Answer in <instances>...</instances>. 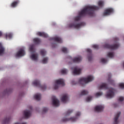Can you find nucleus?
<instances>
[{
    "mask_svg": "<svg viewBox=\"0 0 124 124\" xmlns=\"http://www.w3.org/2000/svg\"><path fill=\"white\" fill-rule=\"evenodd\" d=\"M99 7L95 5H87L82 9L81 11L78 13V16L75 18V21L68 25V28H74V29H79L82 26L85 25L84 23L78 24L81 17L89 15V16H93L94 10H98Z\"/></svg>",
    "mask_w": 124,
    "mask_h": 124,
    "instance_id": "1",
    "label": "nucleus"
},
{
    "mask_svg": "<svg viewBox=\"0 0 124 124\" xmlns=\"http://www.w3.org/2000/svg\"><path fill=\"white\" fill-rule=\"evenodd\" d=\"M94 78L93 76L89 75L86 78H80L78 79V83L80 85H85V84H88L90 82H92Z\"/></svg>",
    "mask_w": 124,
    "mask_h": 124,
    "instance_id": "2",
    "label": "nucleus"
},
{
    "mask_svg": "<svg viewBox=\"0 0 124 124\" xmlns=\"http://www.w3.org/2000/svg\"><path fill=\"white\" fill-rule=\"evenodd\" d=\"M29 50L31 52L30 58L32 61L36 62L38 60V55L37 53H34V46H30Z\"/></svg>",
    "mask_w": 124,
    "mask_h": 124,
    "instance_id": "3",
    "label": "nucleus"
},
{
    "mask_svg": "<svg viewBox=\"0 0 124 124\" xmlns=\"http://www.w3.org/2000/svg\"><path fill=\"white\" fill-rule=\"evenodd\" d=\"M60 85L64 86V80L62 78L57 79L54 81V84L53 85V89L54 90H58L60 87Z\"/></svg>",
    "mask_w": 124,
    "mask_h": 124,
    "instance_id": "4",
    "label": "nucleus"
},
{
    "mask_svg": "<svg viewBox=\"0 0 124 124\" xmlns=\"http://www.w3.org/2000/svg\"><path fill=\"white\" fill-rule=\"evenodd\" d=\"M80 116H81V112L78 111L76 113V117H71L70 118L63 119L62 121L63 123H66V122H68L69 121L72 122H76V121L78 120V117H80Z\"/></svg>",
    "mask_w": 124,
    "mask_h": 124,
    "instance_id": "5",
    "label": "nucleus"
},
{
    "mask_svg": "<svg viewBox=\"0 0 124 124\" xmlns=\"http://www.w3.org/2000/svg\"><path fill=\"white\" fill-rule=\"evenodd\" d=\"M25 49H26L25 46L20 47L16 54V58H21V57H24V56L26 55V51H25Z\"/></svg>",
    "mask_w": 124,
    "mask_h": 124,
    "instance_id": "6",
    "label": "nucleus"
},
{
    "mask_svg": "<svg viewBox=\"0 0 124 124\" xmlns=\"http://www.w3.org/2000/svg\"><path fill=\"white\" fill-rule=\"evenodd\" d=\"M115 95V90L113 88H108V91L107 93L106 94V97L107 98H112L114 97Z\"/></svg>",
    "mask_w": 124,
    "mask_h": 124,
    "instance_id": "7",
    "label": "nucleus"
},
{
    "mask_svg": "<svg viewBox=\"0 0 124 124\" xmlns=\"http://www.w3.org/2000/svg\"><path fill=\"white\" fill-rule=\"evenodd\" d=\"M32 85L34 87H39L41 88L43 90H45L46 89V86H41L40 85V83H39V81L38 80H35L32 82Z\"/></svg>",
    "mask_w": 124,
    "mask_h": 124,
    "instance_id": "8",
    "label": "nucleus"
},
{
    "mask_svg": "<svg viewBox=\"0 0 124 124\" xmlns=\"http://www.w3.org/2000/svg\"><path fill=\"white\" fill-rule=\"evenodd\" d=\"M52 104L53 106L55 107H58V106H60V101L56 97V96H54L52 98Z\"/></svg>",
    "mask_w": 124,
    "mask_h": 124,
    "instance_id": "9",
    "label": "nucleus"
},
{
    "mask_svg": "<svg viewBox=\"0 0 124 124\" xmlns=\"http://www.w3.org/2000/svg\"><path fill=\"white\" fill-rule=\"evenodd\" d=\"M114 12V10L111 8H108L105 10L103 14V16H108Z\"/></svg>",
    "mask_w": 124,
    "mask_h": 124,
    "instance_id": "10",
    "label": "nucleus"
},
{
    "mask_svg": "<svg viewBox=\"0 0 124 124\" xmlns=\"http://www.w3.org/2000/svg\"><path fill=\"white\" fill-rule=\"evenodd\" d=\"M104 109V105H98L96 106H95L94 108V111L95 112H102V111H103V109Z\"/></svg>",
    "mask_w": 124,
    "mask_h": 124,
    "instance_id": "11",
    "label": "nucleus"
},
{
    "mask_svg": "<svg viewBox=\"0 0 124 124\" xmlns=\"http://www.w3.org/2000/svg\"><path fill=\"white\" fill-rule=\"evenodd\" d=\"M82 71V69L79 67H76L74 68V70L72 71V74L73 75H79Z\"/></svg>",
    "mask_w": 124,
    "mask_h": 124,
    "instance_id": "12",
    "label": "nucleus"
},
{
    "mask_svg": "<svg viewBox=\"0 0 124 124\" xmlns=\"http://www.w3.org/2000/svg\"><path fill=\"white\" fill-rule=\"evenodd\" d=\"M23 115L25 119H28L31 117V111L29 110H25L23 112Z\"/></svg>",
    "mask_w": 124,
    "mask_h": 124,
    "instance_id": "13",
    "label": "nucleus"
},
{
    "mask_svg": "<svg viewBox=\"0 0 124 124\" xmlns=\"http://www.w3.org/2000/svg\"><path fill=\"white\" fill-rule=\"evenodd\" d=\"M68 95L67 94H63L61 98V101L63 103H65L68 101Z\"/></svg>",
    "mask_w": 124,
    "mask_h": 124,
    "instance_id": "14",
    "label": "nucleus"
},
{
    "mask_svg": "<svg viewBox=\"0 0 124 124\" xmlns=\"http://www.w3.org/2000/svg\"><path fill=\"white\" fill-rule=\"evenodd\" d=\"M120 115H121V112H118L116 114L114 118L113 124H118L119 123V121L118 119H119V117H120Z\"/></svg>",
    "mask_w": 124,
    "mask_h": 124,
    "instance_id": "15",
    "label": "nucleus"
},
{
    "mask_svg": "<svg viewBox=\"0 0 124 124\" xmlns=\"http://www.w3.org/2000/svg\"><path fill=\"white\" fill-rule=\"evenodd\" d=\"M105 48H108V49H111V50H115V49H117L119 47V45L116 44L114 45L113 46H110L108 44L106 45Z\"/></svg>",
    "mask_w": 124,
    "mask_h": 124,
    "instance_id": "16",
    "label": "nucleus"
},
{
    "mask_svg": "<svg viewBox=\"0 0 124 124\" xmlns=\"http://www.w3.org/2000/svg\"><path fill=\"white\" fill-rule=\"evenodd\" d=\"M4 37L5 39H11L13 37V34L11 32L5 33Z\"/></svg>",
    "mask_w": 124,
    "mask_h": 124,
    "instance_id": "17",
    "label": "nucleus"
},
{
    "mask_svg": "<svg viewBox=\"0 0 124 124\" xmlns=\"http://www.w3.org/2000/svg\"><path fill=\"white\" fill-rule=\"evenodd\" d=\"M98 90H106L107 89V85L105 83H101L98 87Z\"/></svg>",
    "mask_w": 124,
    "mask_h": 124,
    "instance_id": "18",
    "label": "nucleus"
},
{
    "mask_svg": "<svg viewBox=\"0 0 124 124\" xmlns=\"http://www.w3.org/2000/svg\"><path fill=\"white\" fill-rule=\"evenodd\" d=\"M82 61V57L81 56H77L73 59V62H80Z\"/></svg>",
    "mask_w": 124,
    "mask_h": 124,
    "instance_id": "19",
    "label": "nucleus"
},
{
    "mask_svg": "<svg viewBox=\"0 0 124 124\" xmlns=\"http://www.w3.org/2000/svg\"><path fill=\"white\" fill-rule=\"evenodd\" d=\"M33 97L36 100H40L41 99V94L40 93H36L34 95Z\"/></svg>",
    "mask_w": 124,
    "mask_h": 124,
    "instance_id": "20",
    "label": "nucleus"
},
{
    "mask_svg": "<svg viewBox=\"0 0 124 124\" xmlns=\"http://www.w3.org/2000/svg\"><path fill=\"white\" fill-rule=\"evenodd\" d=\"M37 35L39 36H43V37H48V35L44 32H37Z\"/></svg>",
    "mask_w": 124,
    "mask_h": 124,
    "instance_id": "21",
    "label": "nucleus"
},
{
    "mask_svg": "<svg viewBox=\"0 0 124 124\" xmlns=\"http://www.w3.org/2000/svg\"><path fill=\"white\" fill-rule=\"evenodd\" d=\"M53 40L56 41V42H58V43H62V38H60L58 36H56L53 38Z\"/></svg>",
    "mask_w": 124,
    "mask_h": 124,
    "instance_id": "22",
    "label": "nucleus"
},
{
    "mask_svg": "<svg viewBox=\"0 0 124 124\" xmlns=\"http://www.w3.org/2000/svg\"><path fill=\"white\" fill-rule=\"evenodd\" d=\"M4 53V48L2 46V45L0 43V56L3 55Z\"/></svg>",
    "mask_w": 124,
    "mask_h": 124,
    "instance_id": "23",
    "label": "nucleus"
},
{
    "mask_svg": "<svg viewBox=\"0 0 124 124\" xmlns=\"http://www.w3.org/2000/svg\"><path fill=\"white\" fill-rule=\"evenodd\" d=\"M19 0L13 2L11 5V7H16V6H17V5L18 4V3H19Z\"/></svg>",
    "mask_w": 124,
    "mask_h": 124,
    "instance_id": "24",
    "label": "nucleus"
},
{
    "mask_svg": "<svg viewBox=\"0 0 124 124\" xmlns=\"http://www.w3.org/2000/svg\"><path fill=\"white\" fill-rule=\"evenodd\" d=\"M98 5L99 7H102L103 5H104V1L102 0H99L98 2Z\"/></svg>",
    "mask_w": 124,
    "mask_h": 124,
    "instance_id": "25",
    "label": "nucleus"
},
{
    "mask_svg": "<svg viewBox=\"0 0 124 124\" xmlns=\"http://www.w3.org/2000/svg\"><path fill=\"white\" fill-rule=\"evenodd\" d=\"M68 72V71L66 69H62L61 70V73L62 74H66Z\"/></svg>",
    "mask_w": 124,
    "mask_h": 124,
    "instance_id": "26",
    "label": "nucleus"
},
{
    "mask_svg": "<svg viewBox=\"0 0 124 124\" xmlns=\"http://www.w3.org/2000/svg\"><path fill=\"white\" fill-rule=\"evenodd\" d=\"M89 93V92L87 90H82L81 92V95H86V94H88Z\"/></svg>",
    "mask_w": 124,
    "mask_h": 124,
    "instance_id": "27",
    "label": "nucleus"
},
{
    "mask_svg": "<svg viewBox=\"0 0 124 124\" xmlns=\"http://www.w3.org/2000/svg\"><path fill=\"white\" fill-rule=\"evenodd\" d=\"M93 99V97L92 96H88L86 99L85 100L87 102H90Z\"/></svg>",
    "mask_w": 124,
    "mask_h": 124,
    "instance_id": "28",
    "label": "nucleus"
},
{
    "mask_svg": "<svg viewBox=\"0 0 124 124\" xmlns=\"http://www.w3.org/2000/svg\"><path fill=\"white\" fill-rule=\"evenodd\" d=\"M42 62L43 63H47V62H48V58L46 57L44 58L42 61Z\"/></svg>",
    "mask_w": 124,
    "mask_h": 124,
    "instance_id": "29",
    "label": "nucleus"
},
{
    "mask_svg": "<svg viewBox=\"0 0 124 124\" xmlns=\"http://www.w3.org/2000/svg\"><path fill=\"white\" fill-rule=\"evenodd\" d=\"M103 93L102 92H98L95 93V95L96 97H99V96H101Z\"/></svg>",
    "mask_w": 124,
    "mask_h": 124,
    "instance_id": "30",
    "label": "nucleus"
},
{
    "mask_svg": "<svg viewBox=\"0 0 124 124\" xmlns=\"http://www.w3.org/2000/svg\"><path fill=\"white\" fill-rule=\"evenodd\" d=\"M62 50L63 53H67L68 52V49L65 47H63L62 49Z\"/></svg>",
    "mask_w": 124,
    "mask_h": 124,
    "instance_id": "31",
    "label": "nucleus"
},
{
    "mask_svg": "<svg viewBox=\"0 0 124 124\" xmlns=\"http://www.w3.org/2000/svg\"><path fill=\"white\" fill-rule=\"evenodd\" d=\"M33 41L34 43H35L36 44H37L39 43V42H40V40L38 38H34L33 39Z\"/></svg>",
    "mask_w": 124,
    "mask_h": 124,
    "instance_id": "32",
    "label": "nucleus"
},
{
    "mask_svg": "<svg viewBox=\"0 0 124 124\" xmlns=\"http://www.w3.org/2000/svg\"><path fill=\"white\" fill-rule=\"evenodd\" d=\"M108 57L109 58H113L114 57V53L108 52Z\"/></svg>",
    "mask_w": 124,
    "mask_h": 124,
    "instance_id": "33",
    "label": "nucleus"
},
{
    "mask_svg": "<svg viewBox=\"0 0 124 124\" xmlns=\"http://www.w3.org/2000/svg\"><path fill=\"white\" fill-rule=\"evenodd\" d=\"M100 62H102V63H106V62H107V60L104 58H102L100 59Z\"/></svg>",
    "mask_w": 124,
    "mask_h": 124,
    "instance_id": "34",
    "label": "nucleus"
},
{
    "mask_svg": "<svg viewBox=\"0 0 124 124\" xmlns=\"http://www.w3.org/2000/svg\"><path fill=\"white\" fill-rule=\"evenodd\" d=\"M41 55H42V56H45V55H46V51L44 49L42 50L41 51Z\"/></svg>",
    "mask_w": 124,
    "mask_h": 124,
    "instance_id": "35",
    "label": "nucleus"
},
{
    "mask_svg": "<svg viewBox=\"0 0 124 124\" xmlns=\"http://www.w3.org/2000/svg\"><path fill=\"white\" fill-rule=\"evenodd\" d=\"M72 112H73V110L69 109V110L67 111V112L66 113V115L68 116V115H70V114H71V113H72Z\"/></svg>",
    "mask_w": 124,
    "mask_h": 124,
    "instance_id": "36",
    "label": "nucleus"
},
{
    "mask_svg": "<svg viewBox=\"0 0 124 124\" xmlns=\"http://www.w3.org/2000/svg\"><path fill=\"white\" fill-rule=\"evenodd\" d=\"M119 86L121 89H124V83H119Z\"/></svg>",
    "mask_w": 124,
    "mask_h": 124,
    "instance_id": "37",
    "label": "nucleus"
},
{
    "mask_svg": "<svg viewBox=\"0 0 124 124\" xmlns=\"http://www.w3.org/2000/svg\"><path fill=\"white\" fill-rule=\"evenodd\" d=\"M78 82H76L75 80H72L71 81V85H76Z\"/></svg>",
    "mask_w": 124,
    "mask_h": 124,
    "instance_id": "38",
    "label": "nucleus"
},
{
    "mask_svg": "<svg viewBox=\"0 0 124 124\" xmlns=\"http://www.w3.org/2000/svg\"><path fill=\"white\" fill-rule=\"evenodd\" d=\"M92 47L94 49H98V46L97 45H93L92 46Z\"/></svg>",
    "mask_w": 124,
    "mask_h": 124,
    "instance_id": "39",
    "label": "nucleus"
},
{
    "mask_svg": "<svg viewBox=\"0 0 124 124\" xmlns=\"http://www.w3.org/2000/svg\"><path fill=\"white\" fill-rule=\"evenodd\" d=\"M124 98L123 97L120 96L119 97L118 100L119 101H123L124 100Z\"/></svg>",
    "mask_w": 124,
    "mask_h": 124,
    "instance_id": "40",
    "label": "nucleus"
},
{
    "mask_svg": "<svg viewBox=\"0 0 124 124\" xmlns=\"http://www.w3.org/2000/svg\"><path fill=\"white\" fill-rule=\"evenodd\" d=\"M43 111L44 112H47V111H48V108H44Z\"/></svg>",
    "mask_w": 124,
    "mask_h": 124,
    "instance_id": "41",
    "label": "nucleus"
},
{
    "mask_svg": "<svg viewBox=\"0 0 124 124\" xmlns=\"http://www.w3.org/2000/svg\"><path fill=\"white\" fill-rule=\"evenodd\" d=\"M14 124H27V123L23 122V123H19V122H16V123H15Z\"/></svg>",
    "mask_w": 124,
    "mask_h": 124,
    "instance_id": "42",
    "label": "nucleus"
},
{
    "mask_svg": "<svg viewBox=\"0 0 124 124\" xmlns=\"http://www.w3.org/2000/svg\"><path fill=\"white\" fill-rule=\"evenodd\" d=\"M87 51L88 53H91V52H92V50H91L90 48H88Z\"/></svg>",
    "mask_w": 124,
    "mask_h": 124,
    "instance_id": "43",
    "label": "nucleus"
},
{
    "mask_svg": "<svg viewBox=\"0 0 124 124\" xmlns=\"http://www.w3.org/2000/svg\"><path fill=\"white\" fill-rule=\"evenodd\" d=\"M108 82L110 84H112L113 83V80H108Z\"/></svg>",
    "mask_w": 124,
    "mask_h": 124,
    "instance_id": "44",
    "label": "nucleus"
},
{
    "mask_svg": "<svg viewBox=\"0 0 124 124\" xmlns=\"http://www.w3.org/2000/svg\"><path fill=\"white\" fill-rule=\"evenodd\" d=\"M4 121H9V118H5Z\"/></svg>",
    "mask_w": 124,
    "mask_h": 124,
    "instance_id": "45",
    "label": "nucleus"
},
{
    "mask_svg": "<svg viewBox=\"0 0 124 124\" xmlns=\"http://www.w3.org/2000/svg\"><path fill=\"white\" fill-rule=\"evenodd\" d=\"M1 35H2V32H1V31H0V37L1 36Z\"/></svg>",
    "mask_w": 124,
    "mask_h": 124,
    "instance_id": "46",
    "label": "nucleus"
},
{
    "mask_svg": "<svg viewBox=\"0 0 124 124\" xmlns=\"http://www.w3.org/2000/svg\"><path fill=\"white\" fill-rule=\"evenodd\" d=\"M89 61H91V59H90V57L88 58Z\"/></svg>",
    "mask_w": 124,
    "mask_h": 124,
    "instance_id": "47",
    "label": "nucleus"
},
{
    "mask_svg": "<svg viewBox=\"0 0 124 124\" xmlns=\"http://www.w3.org/2000/svg\"><path fill=\"white\" fill-rule=\"evenodd\" d=\"M72 70H73V68H72Z\"/></svg>",
    "mask_w": 124,
    "mask_h": 124,
    "instance_id": "48",
    "label": "nucleus"
}]
</instances>
